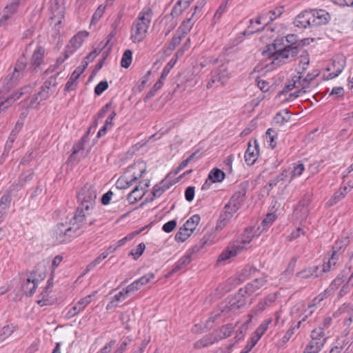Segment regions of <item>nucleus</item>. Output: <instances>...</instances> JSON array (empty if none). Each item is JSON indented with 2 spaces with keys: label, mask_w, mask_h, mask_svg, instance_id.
I'll list each match as a JSON object with an SVG mask.
<instances>
[{
  "label": "nucleus",
  "mask_w": 353,
  "mask_h": 353,
  "mask_svg": "<svg viewBox=\"0 0 353 353\" xmlns=\"http://www.w3.org/2000/svg\"><path fill=\"white\" fill-rule=\"evenodd\" d=\"M23 0H12V1L8 4L3 9L7 10V12L10 16L12 17L17 13L18 8Z\"/></svg>",
  "instance_id": "ea45409f"
},
{
  "label": "nucleus",
  "mask_w": 353,
  "mask_h": 353,
  "mask_svg": "<svg viewBox=\"0 0 353 353\" xmlns=\"http://www.w3.org/2000/svg\"><path fill=\"white\" fill-rule=\"evenodd\" d=\"M200 221V216L198 214H194L192 217H190L186 222L184 223L183 227L188 230V232L192 234L193 231L196 229L197 225Z\"/></svg>",
  "instance_id": "2f4dec72"
},
{
  "label": "nucleus",
  "mask_w": 353,
  "mask_h": 353,
  "mask_svg": "<svg viewBox=\"0 0 353 353\" xmlns=\"http://www.w3.org/2000/svg\"><path fill=\"white\" fill-rule=\"evenodd\" d=\"M105 6L103 5H101L97 8V10L95 11L92 16L91 21L92 24L97 23L101 18V17L103 15L105 12Z\"/></svg>",
  "instance_id": "5fc2aeb1"
},
{
  "label": "nucleus",
  "mask_w": 353,
  "mask_h": 353,
  "mask_svg": "<svg viewBox=\"0 0 353 353\" xmlns=\"http://www.w3.org/2000/svg\"><path fill=\"white\" fill-rule=\"evenodd\" d=\"M276 219V215L274 213L268 214L265 218L262 221L261 226L258 228V230H261L259 234L269 228Z\"/></svg>",
  "instance_id": "f704fd0d"
},
{
  "label": "nucleus",
  "mask_w": 353,
  "mask_h": 353,
  "mask_svg": "<svg viewBox=\"0 0 353 353\" xmlns=\"http://www.w3.org/2000/svg\"><path fill=\"white\" fill-rule=\"evenodd\" d=\"M309 199H303L299 203L294 212L296 220L301 222L306 219L309 213Z\"/></svg>",
  "instance_id": "2eb2a0df"
},
{
  "label": "nucleus",
  "mask_w": 353,
  "mask_h": 353,
  "mask_svg": "<svg viewBox=\"0 0 353 353\" xmlns=\"http://www.w3.org/2000/svg\"><path fill=\"white\" fill-rule=\"evenodd\" d=\"M191 262V254H188L182 256L176 263L172 270L168 274V276L184 268Z\"/></svg>",
  "instance_id": "c756f323"
},
{
  "label": "nucleus",
  "mask_w": 353,
  "mask_h": 353,
  "mask_svg": "<svg viewBox=\"0 0 353 353\" xmlns=\"http://www.w3.org/2000/svg\"><path fill=\"white\" fill-rule=\"evenodd\" d=\"M43 280V277L37 274L36 272H31L27 276L21 285V289L23 293L27 296H31L34 292L40 281Z\"/></svg>",
  "instance_id": "0eeeda50"
},
{
  "label": "nucleus",
  "mask_w": 353,
  "mask_h": 353,
  "mask_svg": "<svg viewBox=\"0 0 353 353\" xmlns=\"http://www.w3.org/2000/svg\"><path fill=\"white\" fill-rule=\"evenodd\" d=\"M218 341H219V339H217L216 335L215 336H214L212 334L206 335L203 338H202L201 340L196 342L195 347L197 348H202V347H206L209 345H211Z\"/></svg>",
  "instance_id": "72a5a7b5"
},
{
  "label": "nucleus",
  "mask_w": 353,
  "mask_h": 353,
  "mask_svg": "<svg viewBox=\"0 0 353 353\" xmlns=\"http://www.w3.org/2000/svg\"><path fill=\"white\" fill-rule=\"evenodd\" d=\"M312 340H314L315 338V340L321 341V340H326L325 338V334L323 331V328L319 327L318 328L314 329L312 331L311 334Z\"/></svg>",
  "instance_id": "4d7b16f0"
},
{
  "label": "nucleus",
  "mask_w": 353,
  "mask_h": 353,
  "mask_svg": "<svg viewBox=\"0 0 353 353\" xmlns=\"http://www.w3.org/2000/svg\"><path fill=\"white\" fill-rule=\"evenodd\" d=\"M192 234L188 232L183 227H181L175 235L176 241L179 242L185 241Z\"/></svg>",
  "instance_id": "8fccbe9b"
},
{
  "label": "nucleus",
  "mask_w": 353,
  "mask_h": 353,
  "mask_svg": "<svg viewBox=\"0 0 353 353\" xmlns=\"http://www.w3.org/2000/svg\"><path fill=\"white\" fill-rule=\"evenodd\" d=\"M250 295L248 294L244 288H241L238 293L230 301V307L231 309H239L245 306L248 303V299Z\"/></svg>",
  "instance_id": "ddd939ff"
},
{
  "label": "nucleus",
  "mask_w": 353,
  "mask_h": 353,
  "mask_svg": "<svg viewBox=\"0 0 353 353\" xmlns=\"http://www.w3.org/2000/svg\"><path fill=\"white\" fill-rule=\"evenodd\" d=\"M232 324H227L223 326L219 330V333L216 335L219 340L229 337L234 330Z\"/></svg>",
  "instance_id": "58836bf2"
},
{
  "label": "nucleus",
  "mask_w": 353,
  "mask_h": 353,
  "mask_svg": "<svg viewBox=\"0 0 353 353\" xmlns=\"http://www.w3.org/2000/svg\"><path fill=\"white\" fill-rule=\"evenodd\" d=\"M149 342L150 339H143L139 345L134 347L132 353H144Z\"/></svg>",
  "instance_id": "052dcab7"
},
{
  "label": "nucleus",
  "mask_w": 353,
  "mask_h": 353,
  "mask_svg": "<svg viewBox=\"0 0 353 353\" xmlns=\"http://www.w3.org/2000/svg\"><path fill=\"white\" fill-rule=\"evenodd\" d=\"M50 25L59 30V25L61 23L65 14L63 0H50Z\"/></svg>",
  "instance_id": "423d86ee"
},
{
  "label": "nucleus",
  "mask_w": 353,
  "mask_h": 353,
  "mask_svg": "<svg viewBox=\"0 0 353 353\" xmlns=\"http://www.w3.org/2000/svg\"><path fill=\"white\" fill-rule=\"evenodd\" d=\"M56 78L51 77L41 86L40 90L37 93L39 97V100L43 101L46 100L53 92V88L56 86Z\"/></svg>",
  "instance_id": "dca6fc26"
},
{
  "label": "nucleus",
  "mask_w": 353,
  "mask_h": 353,
  "mask_svg": "<svg viewBox=\"0 0 353 353\" xmlns=\"http://www.w3.org/2000/svg\"><path fill=\"white\" fill-rule=\"evenodd\" d=\"M132 60V52L131 50H126L122 56L121 65L123 68H128L130 67Z\"/></svg>",
  "instance_id": "37998d69"
},
{
  "label": "nucleus",
  "mask_w": 353,
  "mask_h": 353,
  "mask_svg": "<svg viewBox=\"0 0 353 353\" xmlns=\"http://www.w3.org/2000/svg\"><path fill=\"white\" fill-rule=\"evenodd\" d=\"M225 176V173L222 170L218 168H214L210 172L208 179L212 183H217L222 181Z\"/></svg>",
  "instance_id": "c9c22d12"
},
{
  "label": "nucleus",
  "mask_w": 353,
  "mask_h": 353,
  "mask_svg": "<svg viewBox=\"0 0 353 353\" xmlns=\"http://www.w3.org/2000/svg\"><path fill=\"white\" fill-rule=\"evenodd\" d=\"M108 256V252H103L100 256L97 257L92 262H91L88 266L87 270H90L94 268L97 265L99 264L103 259Z\"/></svg>",
  "instance_id": "680f3d73"
},
{
  "label": "nucleus",
  "mask_w": 353,
  "mask_h": 353,
  "mask_svg": "<svg viewBox=\"0 0 353 353\" xmlns=\"http://www.w3.org/2000/svg\"><path fill=\"white\" fill-rule=\"evenodd\" d=\"M85 216L79 211L75 214L69 222L57 224L52 232V238L57 243H63L70 241L73 238L81 233V229L85 228Z\"/></svg>",
  "instance_id": "f03ea898"
},
{
  "label": "nucleus",
  "mask_w": 353,
  "mask_h": 353,
  "mask_svg": "<svg viewBox=\"0 0 353 353\" xmlns=\"http://www.w3.org/2000/svg\"><path fill=\"white\" fill-rule=\"evenodd\" d=\"M23 125V121H18L17 123L15 124V126L14 129L12 130L10 136L9 137L8 141L6 143V147H11L12 143H13L17 133L19 132V130L21 129V128Z\"/></svg>",
  "instance_id": "c03bdc74"
},
{
  "label": "nucleus",
  "mask_w": 353,
  "mask_h": 353,
  "mask_svg": "<svg viewBox=\"0 0 353 353\" xmlns=\"http://www.w3.org/2000/svg\"><path fill=\"white\" fill-rule=\"evenodd\" d=\"M250 25L243 32L244 35H251V34H252L255 32H259L263 29V26L256 27V24L254 23L253 19H250Z\"/></svg>",
  "instance_id": "3c124183"
},
{
  "label": "nucleus",
  "mask_w": 353,
  "mask_h": 353,
  "mask_svg": "<svg viewBox=\"0 0 353 353\" xmlns=\"http://www.w3.org/2000/svg\"><path fill=\"white\" fill-rule=\"evenodd\" d=\"M145 248V244L143 243H140L135 249L131 250L130 254L134 256V259H137L142 255Z\"/></svg>",
  "instance_id": "0e129e2a"
},
{
  "label": "nucleus",
  "mask_w": 353,
  "mask_h": 353,
  "mask_svg": "<svg viewBox=\"0 0 353 353\" xmlns=\"http://www.w3.org/2000/svg\"><path fill=\"white\" fill-rule=\"evenodd\" d=\"M145 193V188L137 186L128 195V200L130 204H134L141 199Z\"/></svg>",
  "instance_id": "393cba45"
},
{
  "label": "nucleus",
  "mask_w": 353,
  "mask_h": 353,
  "mask_svg": "<svg viewBox=\"0 0 353 353\" xmlns=\"http://www.w3.org/2000/svg\"><path fill=\"white\" fill-rule=\"evenodd\" d=\"M183 37V34L176 32V34L172 37L171 41L168 45L167 50L170 51L174 50L175 48L179 45Z\"/></svg>",
  "instance_id": "a18cd8bd"
},
{
  "label": "nucleus",
  "mask_w": 353,
  "mask_h": 353,
  "mask_svg": "<svg viewBox=\"0 0 353 353\" xmlns=\"http://www.w3.org/2000/svg\"><path fill=\"white\" fill-rule=\"evenodd\" d=\"M330 291L329 290L327 289V290H325L323 293H321L320 294L319 296H317L316 297H315L313 301H312V305H310L307 308L306 310H305V314L304 315V316L301 319V320L299 321V324L301 322V321H304L306 320V319L312 315V314L314 312V307L316 305H319L327 296V294L329 293Z\"/></svg>",
  "instance_id": "4be33fe9"
},
{
  "label": "nucleus",
  "mask_w": 353,
  "mask_h": 353,
  "mask_svg": "<svg viewBox=\"0 0 353 353\" xmlns=\"http://www.w3.org/2000/svg\"><path fill=\"white\" fill-rule=\"evenodd\" d=\"M29 103L28 107L29 108H37L41 101L39 100V97L37 93L34 94L31 97L28 99Z\"/></svg>",
  "instance_id": "69168bd1"
},
{
  "label": "nucleus",
  "mask_w": 353,
  "mask_h": 353,
  "mask_svg": "<svg viewBox=\"0 0 353 353\" xmlns=\"http://www.w3.org/2000/svg\"><path fill=\"white\" fill-rule=\"evenodd\" d=\"M318 266H314L305 268L299 272L296 273V276L301 279H309L311 277H317L318 274Z\"/></svg>",
  "instance_id": "7c9ffc66"
},
{
  "label": "nucleus",
  "mask_w": 353,
  "mask_h": 353,
  "mask_svg": "<svg viewBox=\"0 0 353 353\" xmlns=\"http://www.w3.org/2000/svg\"><path fill=\"white\" fill-rule=\"evenodd\" d=\"M168 188L169 186L165 185L164 181H162L153 187L152 194L155 197H159Z\"/></svg>",
  "instance_id": "de8ad7c7"
},
{
  "label": "nucleus",
  "mask_w": 353,
  "mask_h": 353,
  "mask_svg": "<svg viewBox=\"0 0 353 353\" xmlns=\"http://www.w3.org/2000/svg\"><path fill=\"white\" fill-rule=\"evenodd\" d=\"M52 287V282L48 280L45 290L41 293L40 299L38 300V303L41 306L52 305L54 303V299L50 296Z\"/></svg>",
  "instance_id": "aec40b11"
},
{
  "label": "nucleus",
  "mask_w": 353,
  "mask_h": 353,
  "mask_svg": "<svg viewBox=\"0 0 353 353\" xmlns=\"http://www.w3.org/2000/svg\"><path fill=\"white\" fill-rule=\"evenodd\" d=\"M193 0H179L172 8L171 14L173 17H178L183 10L187 9Z\"/></svg>",
  "instance_id": "c85d7f7f"
},
{
  "label": "nucleus",
  "mask_w": 353,
  "mask_h": 353,
  "mask_svg": "<svg viewBox=\"0 0 353 353\" xmlns=\"http://www.w3.org/2000/svg\"><path fill=\"white\" fill-rule=\"evenodd\" d=\"M271 322V319L264 321L256 330L252 336L256 339L257 340H259L261 338V336L264 334V333L266 332L268 325Z\"/></svg>",
  "instance_id": "4c0bfd02"
},
{
  "label": "nucleus",
  "mask_w": 353,
  "mask_h": 353,
  "mask_svg": "<svg viewBox=\"0 0 353 353\" xmlns=\"http://www.w3.org/2000/svg\"><path fill=\"white\" fill-rule=\"evenodd\" d=\"M347 193V188L344 187L342 189H340L339 191L334 193V194L332 196V198L328 201L327 205L328 206H332L339 202L341 199H342Z\"/></svg>",
  "instance_id": "e433bc0d"
},
{
  "label": "nucleus",
  "mask_w": 353,
  "mask_h": 353,
  "mask_svg": "<svg viewBox=\"0 0 353 353\" xmlns=\"http://www.w3.org/2000/svg\"><path fill=\"white\" fill-rule=\"evenodd\" d=\"M154 278V274L150 272L136 280V281L137 282V284L139 285V287L141 288L142 286L148 283Z\"/></svg>",
  "instance_id": "13d9d810"
},
{
  "label": "nucleus",
  "mask_w": 353,
  "mask_h": 353,
  "mask_svg": "<svg viewBox=\"0 0 353 353\" xmlns=\"http://www.w3.org/2000/svg\"><path fill=\"white\" fill-rule=\"evenodd\" d=\"M12 197L10 192H6L0 199V208L5 211H8L11 203Z\"/></svg>",
  "instance_id": "49530a36"
},
{
  "label": "nucleus",
  "mask_w": 353,
  "mask_h": 353,
  "mask_svg": "<svg viewBox=\"0 0 353 353\" xmlns=\"http://www.w3.org/2000/svg\"><path fill=\"white\" fill-rule=\"evenodd\" d=\"M193 25L194 21H192V17L188 18L182 23V24L179 28L177 32L181 34H183V36L185 37V35L190 31Z\"/></svg>",
  "instance_id": "a19ab883"
},
{
  "label": "nucleus",
  "mask_w": 353,
  "mask_h": 353,
  "mask_svg": "<svg viewBox=\"0 0 353 353\" xmlns=\"http://www.w3.org/2000/svg\"><path fill=\"white\" fill-rule=\"evenodd\" d=\"M146 171V165L144 162L139 161L129 166L124 174L119 178L116 182L117 189H125L128 188L132 182L142 176Z\"/></svg>",
  "instance_id": "39448f33"
},
{
  "label": "nucleus",
  "mask_w": 353,
  "mask_h": 353,
  "mask_svg": "<svg viewBox=\"0 0 353 353\" xmlns=\"http://www.w3.org/2000/svg\"><path fill=\"white\" fill-rule=\"evenodd\" d=\"M251 321H252V316H250V319L246 322H245L241 327H239V329L238 330V334L236 336V337H239V339H240L241 338L244 336L246 331L248 329L249 324L251 323Z\"/></svg>",
  "instance_id": "338daca9"
},
{
  "label": "nucleus",
  "mask_w": 353,
  "mask_h": 353,
  "mask_svg": "<svg viewBox=\"0 0 353 353\" xmlns=\"http://www.w3.org/2000/svg\"><path fill=\"white\" fill-rule=\"evenodd\" d=\"M26 63L23 61H18L14 68V71L9 76L8 83L10 87L14 86L24 77L26 73Z\"/></svg>",
  "instance_id": "9d476101"
},
{
  "label": "nucleus",
  "mask_w": 353,
  "mask_h": 353,
  "mask_svg": "<svg viewBox=\"0 0 353 353\" xmlns=\"http://www.w3.org/2000/svg\"><path fill=\"white\" fill-rule=\"evenodd\" d=\"M46 50L42 46H38L34 51L31 60L30 70L37 72L39 67L43 63Z\"/></svg>",
  "instance_id": "4468645a"
},
{
  "label": "nucleus",
  "mask_w": 353,
  "mask_h": 353,
  "mask_svg": "<svg viewBox=\"0 0 353 353\" xmlns=\"http://www.w3.org/2000/svg\"><path fill=\"white\" fill-rule=\"evenodd\" d=\"M304 310V304L301 302H299L295 304L290 310V314L292 316H299L301 312Z\"/></svg>",
  "instance_id": "bf43d9fd"
},
{
  "label": "nucleus",
  "mask_w": 353,
  "mask_h": 353,
  "mask_svg": "<svg viewBox=\"0 0 353 353\" xmlns=\"http://www.w3.org/2000/svg\"><path fill=\"white\" fill-rule=\"evenodd\" d=\"M83 68H81V67H77L75 70L71 74L69 80L65 84V90H74L76 85V81L79 77V76L83 73Z\"/></svg>",
  "instance_id": "cd10ccee"
},
{
  "label": "nucleus",
  "mask_w": 353,
  "mask_h": 353,
  "mask_svg": "<svg viewBox=\"0 0 353 353\" xmlns=\"http://www.w3.org/2000/svg\"><path fill=\"white\" fill-rule=\"evenodd\" d=\"M245 192H237L231 197L229 202L225 205L223 210L229 211L232 215L238 211L244 201Z\"/></svg>",
  "instance_id": "6e6552de"
},
{
  "label": "nucleus",
  "mask_w": 353,
  "mask_h": 353,
  "mask_svg": "<svg viewBox=\"0 0 353 353\" xmlns=\"http://www.w3.org/2000/svg\"><path fill=\"white\" fill-rule=\"evenodd\" d=\"M17 330V326L14 324H8L0 329V343L8 338Z\"/></svg>",
  "instance_id": "473e14b6"
},
{
  "label": "nucleus",
  "mask_w": 353,
  "mask_h": 353,
  "mask_svg": "<svg viewBox=\"0 0 353 353\" xmlns=\"http://www.w3.org/2000/svg\"><path fill=\"white\" fill-rule=\"evenodd\" d=\"M244 248L243 246L240 245H234L231 248L223 252L219 256L218 261H226L230 258L234 257L237 254Z\"/></svg>",
  "instance_id": "b1692460"
},
{
  "label": "nucleus",
  "mask_w": 353,
  "mask_h": 353,
  "mask_svg": "<svg viewBox=\"0 0 353 353\" xmlns=\"http://www.w3.org/2000/svg\"><path fill=\"white\" fill-rule=\"evenodd\" d=\"M89 33L87 31H80L74 35L69 41L66 46V52L72 54L83 43L84 39L87 38Z\"/></svg>",
  "instance_id": "1a4fd4ad"
},
{
  "label": "nucleus",
  "mask_w": 353,
  "mask_h": 353,
  "mask_svg": "<svg viewBox=\"0 0 353 353\" xmlns=\"http://www.w3.org/2000/svg\"><path fill=\"white\" fill-rule=\"evenodd\" d=\"M337 262L336 251H334L332 256L329 259L327 263H325L323 266V272H328L331 270L332 265H335Z\"/></svg>",
  "instance_id": "603ef678"
},
{
  "label": "nucleus",
  "mask_w": 353,
  "mask_h": 353,
  "mask_svg": "<svg viewBox=\"0 0 353 353\" xmlns=\"http://www.w3.org/2000/svg\"><path fill=\"white\" fill-rule=\"evenodd\" d=\"M276 300L275 294H269L268 296L261 300L254 307L252 312L257 315L263 312L267 307H270Z\"/></svg>",
  "instance_id": "412c9836"
},
{
  "label": "nucleus",
  "mask_w": 353,
  "mask_h": 353,
  "mask_svg": "<svg viewBox=\"0 0 353 353\" xmlns=\"http://www.w3.org/2000/svg\"><path fill=\"white\" fill-rule=\"evenodd\" d=\"M266 283L267 279L265 277L258 278L247 284L244 288V290H246L248 294L250 296L253 293L256 292L258 290L263 287Z\"/></svg>",
  "instance_id": "5701e85b"
},
{
  "label": "nucleus",
  "mask_w": 353,
  "mask_h": 353,
  "mask_svg": "<svg viewBox=\"0 0 353 353\" xmlns=\"http://www.w3.org/2000/svg\"><path fill=\"white\" fill-rule=\"evenodd\" d=\"M97 189L90 184H85L78 193V200L80 205L78 208L76 214L81 211V214L85 216L86 224L92 225L94 219L91 217V211L93 210L97 199Z\"/></svg>",
  "instance_id": "7ed1b4c3"
},
{
  "label": "nucleus",
  "mask_w": 353,
  "mask_h": 353,
  "mask_svg": "<svg viewBox=\"0 0 353 353\" xmlns=\"http://www.w3.org/2000/svg\"><path fill=\"white\" fill-rule=\"evenodd\" d=\"M108 88V83L106 81H102L100 83H99L95 88H94V93L97 95L101 94L105 90H107Z\"/></svg>",
  "instance_id": "774afa93"
},
{
  "label": "nucleus",
  "mask_w": 353,
  "mask_h": 353,
  "mask_svg": "<svg viewBox=\"0 0 353 353\" xmlns=\"http://www.w3.org/2000/svg\"><path fill=\"white\" fill-rule=\"evenodd\" d=\"M290 118L289 112L285 110L283 112H278L274 117V121L277 123L283 124L288 122Z\"/></svg>",
  "instance_id": "09e8293b"
},
{
  "label": "nucleus",
  "mask_w": 353,
  "mask_h": 353,
  "mask_svg": "<svg viewBox=\"0 0 353 353\" xmlns=\"http://www.w3.org/2000/svg\"><path fill=\"white\" fill-rule=\"evenodd\" d=\"M312 27L325 25L330 19V14L324 10H310Z\"/></svg>",
  "instance_id": "f8f14e48"
},
{
  "label": "nucleus",
  "mask_w": 353,
  "mask_h": 353,
  "mask_svg": "<svg viewBox=\"0 0 353 353\" xmlns=\"http://www.w3.org/2000/svg\"><path fill=\"white\" fill-rule=\"evenodd\" d=\"M233 215L230 213L229 211H223L219 216L218 223H217V228H223L232 219Z\"/></svg>",
  "instance_id": "79ce46f5"
},
{
  "label": "nucleus",
  "mask_w": 353,
  "mask_h": 353,
  "mask_svg": "<svg viewBox=\"0 0 353 353\" xmlns=\"http://www.w3.org/2000/svg\"><path fill=\"white\" fill-rule=\"evenodd\" d=\"M345 66V60L343 57H337L333 60L332 64L328 68L329 79L336 77L343 70Z\"/></svg>",
  "instance_id": "6ab92c4d"
},
{
  "label": "nucleus",
  "mask_w": 353,
  "mask_h": 353,
  "mask_svg": "<svg viewBox=\"0 0 353 353\" xmlns=\"http://www.w3.org/2000/svg\"><path fill=\"white\" fill-rule=\"evenodd\" d=\"M295 26L300 28L312 27L310 10L300 13L294 20Z\"/></svg>",
  "instance_id": "a211bd4d"
},
{
  "label": "nucleus",
  "mask_w": 353,
  "mask_h": 353,
  "mask_svg": "<svg viewBox=\"0 0 353 353\" xmlns=\"http://www.w3.org/2000/svg\"><path fill=\"white\" fill-rule=\"evenodd\" d=\"M305 170V166L303 163H298L294 166L293 170L291 172V180L294 177L301 176Z\"/></svg>",
  "instance_id": "e2e57ef3"
},
{
  "label": "nucleus",
  "mask_w": 353,
  "mask_h": 353,
  "mask_svg": "<svg viewBox=\"0 0 353 353\" xmlns=\"http://www.w3.org/2000/svg\"><path fill=\"white\" fill-rule=\"evenodd\" d=\"M96 292H94L92 294L88 295L84 298L81 299L76 305L68 310L65 316L68 318H72L77 315L81 311L83 310L84 308L91 302V299Z\"/></svg>",
  "instance_id": "9b49d317"
},
{
  "label": "nucleus",
  "mask_w": 353,
  "mask_h": 353,
  "mask_svg": "<svg viewBox=\"0 0 353 353\" xmlns=\"http://www.w3.org/2000/svg\"><path fill=\"white\" fill-rule=\"evenodd\" d=\"M283 38L275 39L274 43L267 45L262 52L264 58L269 59L273 66H278L287 61L292 60L299 53L301 41L297 40L294 34H288L285 41L288 43L283 46Z\"/></svg>",
  "instance_id": "f257e3e1"
},
{
  "label": "nucleus",
  "mask_w": 353,
  "mask_h": 353,
  "mask_svg": "<svg viewBox=\"0 0 353 353\" xmlns=\"http://www.w3.org/2000/svg\"><path fill=\"white\" fill-rule=\"evenodd\" d=\"M70 54L67 53L66 51H65V54H64V57H59L57 59L56 63L54 65L50 66L48 69H47L46 70V73H49V72H53L55 70V68H57L60 65H61L65 61V60H66L70 57Z\"/></svg>",
  "instance_id": "6e6d98bb"
},
{
  "label": "nucleus",
  "mask_w": 353,
  "mask_h": 353,
  "mask_svg": "<svg viewBox=\"0 0 353 353\" xmlns=\"http://www.w3.org/2000/svg\"><path fill=\"white\" fill-rule=\"evenodd\" d=\"M175 63L176 59H171L169 63L164 67L159 79L154 84L155 89H160L162 87L165 79H166L170 70L173 68Z\"/></svg>",
  "instance_id": "a878e982"
},
{
  "label": "nucleus",
  "mask_w": 353,
  "mask_h": 353,
  "mask_svg": "<svg viewBox=\"0 0 353 353\" xmlns=\"http://www.w3.org/2000/svg\"><path fill=\"white\" fill-rule=\"evenodd\" d=\"M339 311L345 319V324L350 326L353 322V307L350 305H343Z\"/></svg>",
  "instance_id": "bb28decb"
},
{
  "label": "nucleus",
  "mask_w": 353,
  "mask_h": 353,
  "mask_svg": "<svg viewBox=\"0 0 353 353\" xmlns=\"http://www.w3.org/2000/svg\"><path fill=\"white\" fill-rule=\"evenodd\" d=\"M259 154V145L257 141H254V145L248 143V148L245 153V161L248 165H253L258 159Z\"/></svg>",
  "instance_id": "f3484780"
},
{
  "label": "nucleus",
  "mask_w": 353,
  "mask_h": 353,
  "mask_svg": "<svg viewBox=\"0 0 353 353\" xmlns=\"http://www.w3.org/2000/svg\"><path fill=\"white\" fill-rule=\"evenodd\" d=\"M151 19V10L149 8H145L139 13L131 28V39L134 43H140L145 39Z\"/></svg>",
  "instance_id": "20e7f679"
},
{
  "label": "nucleus",
  "mask_w": 353,
  "mask_h": 353,
  "mask_svg": "<svg viewBox=\"0 0 353 353\" xmlns=\"http://www.w3.org/2000/svg\"><path fill=\"white\" fill-rule=\"evenodd\" d=\"M293 81L297 85L296 88H301L300 90H307V88H308V86L307 85L305 82L303 81V74H302V72H299V76H294L293 77Z\"/></svg>",
  "instance_id": "864d4df0"
}]
</instances>
